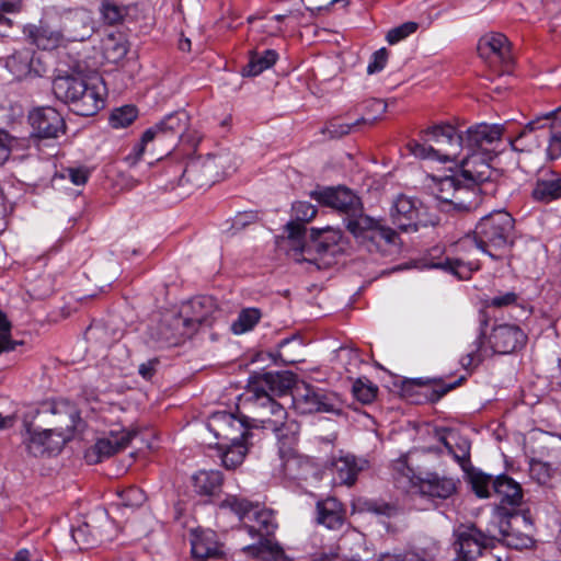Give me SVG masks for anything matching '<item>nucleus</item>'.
Here are the masks:
<instances>
[{"instance_id":"6","label":"nucleus","mask_w":561,"mask_h":561,"mask_svg":"<svg viewBox=\"0 0 561 561\" xmlns=\"http://www.w3.org/2000/svg\"><path fill=\"white\" fill-rule=\"evenodd\" d=\"M219 507L236 514L248 534L252 538L257 537L260 541L273 535L277 528L275 513L272 510L245 497L229 494Z\"/></svg>"},{"instance_id":"23","label":"nucleus","mask_w":561,"mask_h":561,"mask_svg":"<svg viewBox=\"0 0 561 561\" xmlns=\"http://www.w3.org/2000/svg\"><path fill=\"white\" fill-rule=\"evenodd\" d=\"M502 127L499 125L478 124L467 129L463 148L468 152L492 153V146L501 140Z\"/></svg>"},{"instance_id":"12","label":"nucleus","mask_w":561,"mask_h":561,"mask_svg":"<svg viewBox=\"0 0 561 561\" xmlns=\"http://www.w3.org/2000/svg\"><path fill=\"white\" fill-rule=\"evenodd\" d=\"M31 126L28 142L35 146L44 140L57 139L66 134L67 125L62 115L51 106H42L32 110L27 115Z\"/></svg>"},{"instance_id":"17","label":"nucleus","mask_w":561,"mask_h":561,"mask_svg":"<svg viewBox=\"0 0 561 561\" xmlns=\"http://www.w3.org/2000/svg\"><path fill=\"white\" fill-rule=\"evenodd\" d=\"M106 89L102 84L101 78L92 76L85 84L78 91L67 108L83 117L96 115L105 106Z\"/></svg>"},{"instance_id":"8","label":"nucleus","mask_w":561,"mask_h":561,"mask_svg":"<svg viewBox=\"0 0 561 561\" xmlns=\"http://www.w3.org/2000/svg\"><path fill=\"white\" fill-rule=\"evenodd\" d=\"M495 540L514 549H525L534 545V524L526 513L497 511L489 526Z\"/></svg>"},{"instance_id":"32","label":"nucleus","mask_w":561,"mask_h":561,"mask_svg":"<svg viewBox=\"0 0 561 561\" xmlns=\"http://www.w3.org/2000/svg\"><path fill=\"white\" fill-rule=\"evenodd\" d=\"M194 491L202 496H215L220 493L224 476L219 470H199L192 477Z\"/></svg>"},{"instance_id":"29","label":"nucleus","mask_w":561,"mask_h":561,"mask_svg":"<svg viewBox=\"0 0 561 561\" xmlns=\"http://www.w3.org/2000/svg\"><path fill=\"white\" fill-rule=\"evenodd\" d=\"M317 522L328 529H340L345 523V510L341 502L328 497L317 503Z\"/></svg>"},{"instance_id":"28","label":"nucleus","mask_w":561,"mask_h":561,"mask_svg":"<svg viewBox=\"0 0 561 561\" xmlns=\"http://www.w3.org/2000/svg\"><path fill=\"white\" fill-rule=\"evenodd\" d=\"M531 196L541 203L561 198V174L551 170L542 172L536 181Z\"/></svg>"},{"instance_id":"63","label":"nucleus","mask_w":561,"mask_h":561,"mask_svg":"<svg viewBox=\"0 0 561 561\" xmlns=\"http://www.w3.org/2000/svg\"><path fill=\"white\" fill-rule=\"evenodd\" d=\"M123 161L128 168H134L138 164L140 161V141L133 145L130 152L124 157Z\"/></svg>"},{"instance_id":"43","label":"nucleus","mask_w":561,"mask_h":561,"mask_svg":"<svg viewBox=\"0 0 561 561\" xmlns=\"http://www.w3.org/2000/svg\"><path fill=\"white\" fill-rule=\"evenodd\" d=\"M128 7L118 4L114 0H103L100 5L102 21L107 25H116L124 21Z\"/></svg>"},{"instance_id":"57","label":"nucleus","mask_w":561,"mask_h":561,"mask_svg":"<svg viewBox=\"0 0 561 561\" xmlns=\"http://www.w3.org/2000/svg\"><path fill=\"white\" fill-rule=\"evenodd\" d=\"M387 111V104L378 99H371L364 103L363 116H376V121Z\"/></svg>"},{"instance_id":"55","label":"nucleus","mask_w":561,"mask_h":561,"mask_svg":"<svg viewBox=\"0 0 561 561\" xmlns=\"http://www.w3.org/2000/svg\"><path fill=\"white\" fill-rule=\"evenodd\" d=\"M353 392L358 401L370 403L376 398L377 387L371 383L366 385L358 379L353 386Z\"/></svg>"},{"instance_id":"13","label":"nucleus","mask_w":561,"mask_h":561,"mask_svg":"<svg viewBox=\"0 0 561 561\" xmlns=\"http://www.w3.org/2000/svg\"><path fill=\"white\" fill-rule=\"evenodd\" d=\"M225 157L207 154L184 163L186 191L213 185L224 174Z\"/></svg>"},{"instance_id":"46","label":"nucleus","mask_w":561,"mask_h":561,"mask_svg":"<svg viewBox=\"0 0 561 561\" xmlns=\"http://www.w3.org/2000/svg\"><path fill=\"white\" fill-rule=\"evenodd\" d=\"M261 318V312L256 308H248L242 310L238 319L232 323L231 329L236 334H242L254 328Z\"/></svg>"},{"instance_id":"49","label":"nucleus","mask_w":561,"mask_h":561,"mask_svg":"<svg viewBox=\"0 0 561 561\" xmlns=\"http://www.w3.org/2000/svg\"><path fill=\"white\" fill-rule=\"evenodd\" d=\"M21 0H0V36H8L9 30L12 27L13 22L7 18L5 13H14L20 10Z\"/></svg>"},{"instance_id":"34","label":"nucleus","mask_w":561,"mask_h":561,"mask_svg":"<svg viewBox=\"0 0 561 561\" xmlns=\"http://www.w3.org/2000/svg\"><path fill=\"white\" fill-rule=\"evenodd\" d=\"M215 537L213 531L194 533L191 540L193 557L202 560L217 557L220 550Z\"/></svg>"},{"instance_id":"5","label":"nucleus","mask_w":561,"mask_h":561,"mask_svg":"<svg viewBox=\"0 0 561 561\" xmlns=\"http://www.w3.org/2000/svg\"><path fill=\"white\" fill-rule=\"evenodd\" d=\"M205 314L183 318V312L174 308L154 311L148 318V335L154 342L178 345L197 332L198 322L205 320Z\"/></svg>"},{"instance_id":"24","label":"nucleus","mask_w":561,"mask_h":561,"mask_svg":"<svg viewBox=\"0 0 561 561\" xmlns=\"http://www.w3.org/2000/svg\"><path fill=\"white\" fill-rule=\"evenodd\" d=\"M91 77V75L81 70L60 71L53 79V94L56 100L68 106L72 103V99L82 88V84H85Z\"/></svg>"},{"instance_id":"64","label":"nucleus","mask_w":561,"mask_h":561,"mask_svg":"<svg viewBox=\"0 0 561 561\" xmlns=\"http://www.w3.org/2000/svg\"><path fill=\"white\" fill-rule=\"evenodd\" d=\"M336 356L340 360L347 359L348 364H351V362H354L355 364L358 362V354L353 348L340 347Z\"/></svg>"},{"instance_id":"9","label":"nucleus","mask_w":561,"mask_h":561,"mask_svg":"<svg viewBox=\"0 0 561 561\" xmlns=\"http://www.w3.org/2000/svg\"><path fill=\"white\" fill-rule=\"evenodd\" d=\"M432 193L444 210H469L474 204L476 190L467 184L461 174L434 178Z\"/></svg>"},{"instance_id":"39","label":"nucleus","mask_w":561,"mask_h":561,"mask_svg":"<svg viewBox=\"0 0 561 561\" xmlns=\"http://www.w3.org/2000/svg\"><path fill=\"white\" fill-rule=\"evenodd\" d=\"M283 458V473L285 477L293 480L305 479L309 468L310 461L295 453H288L286 456H282Z\"/></svg>"},{"instance_id":"38","label":"nucleus","mask_w":561,"mask_h":561,"mask_svg":"<svg viewBox=\"0 0 561 561\" xmlns=\"http://www.w3.org/2000/svg\"><path fill=\"white\" fill-rule=\"evenodd\" d=\"M215 309V302L211 297L201 296L185 304L180 312H183V318H193L195 314H204L205 312V320L198 322L199 328L201 325H210V319Z\"/></svg>"},{"instance_id":"50","label":"nucleus","mask_w":561,"mask_h":561,"mask_svg":"<svg viewBox=\"0 0 561 561\" xmlns=\"http://www.w3.org/2000/svg\"><path fill=\"white\" fill-rule=\"evenodd\" d=\"M435 267H440L445 271H448L455 275H458L459 277L463 276L462 270L466 271V273L471 272L472 270H477L478 265L473 262H465L463 257H457V259H445L442 262H438L434 264Z\"/></svg>"},{"instance_id":"54","label":"nucleus","mask_w":561,"mask_h":561,"mask_svg":"<svg viewBox=\"0 0 561 561\" xmlns=\"http://www.w3.org/2000/svg\"><path fill=\"white\" fill-rule=\"evenodd\" d=\"M417 30V23L405 22L394 28H391L387 34V41L390 45L397 44L404 39Z\"/></svg>"},{"instance_id":"15","label":"nucleus","mask_w":561,"mask_h":561,"mask_svg":"<svg viewBox=\"0 0 561 561\" xmlns=\"http://www.w3.org/2000/svg\"><path fill=\"white\" fill-rule=\"evenodd\" d=\"M546 128H548L549 133L547 154L551 160L558 159L561 157V107L530 121L518 134L516 139L511 141V146L515 150L524 151L526 148L517 147V142L522 141L534 131Z\"/></svg>"},{"instance_id":"22","label":"nucleus","mask_w":561,"mask_h":561,"mask_svg":"<svg viewBox=\"0 0 561 561\" xmlns=\"http://www.w3.org/2000/svg\"><path fill=\"white\" fill-rule=\"evenodd\" d=\"M297 385L293 373H264L250 380L248 392L270 393L271 397L283 396L293 391Z\"/></svg>"},{"instance_id":"56","label":"nucleus","mask_w":561,"mask_h":561,"mask_svg":"<svg viewBox=\"0 0 561 561\" xmlns=\"http://www.w3.org/2000/svg\"><path fill=\"white\" fill-rule=\"evenodd\" d=\"M387 60L388 50L385 47L376 50L368 62L367 72L369 75L380 72L386 67Z\"/></svg>"},{"instance_id":"21","label":"nucleus","mask_w":561,"mask_h":561,"mask_svg":"<svg viewBox=\"0 0 561 561\" xmlns=\"http://www.w3.org/2000/svg\"><path fill=\"white\" fill-rule=\"evenodd\" d=\"M35 55L32 48L16 49L5 58V68L18 80L43 77L46 67L39 58H35Z\"/></svg>"},{"instance_id":"19","label":"nucleus","mask_w":561,"mask_h":561,"mask_svg":"<svg viewBox=\"0 0 561 561\" xmlns=\"http://www.w3.org/2000/svg\"><path fill=\"white\" fill-rule=\"evenodd\" d=\"M455 549L460 561H472L484 550L494 546L489 528L482 533L476 526L466 527L457 533Z\"/></svg>"},{"instance_id":"53","label":"nucleus","mask_w":561,"mask_h":561,"mask_svg":"<svg viewBox=\"0 0 561 561\" xmlns=\"http://www.w3.org/2000/svg\"><path fill=\"white\" fill-rule=\"evenodd\" d=\"M530 478L536 480L539 484H547L552 477L551 467L541 461H533L529 468Z\"/></svg>"},{"instance_id":"40","label":"nucleus","mask_w":561,"mask_h":561,"mask_svg":"<svg viewBox=\"0 0 561 561\" xmlns=\"http://www.w3.org/2000/svg\"><path fill=\"white\" fill-rule=\"evenodd\" d=\"M278 55L274 49H266L262 54L252 53L248 65L242 69V75L255 77L272 67Z\"/></svg>"},{"instance_id":"33","label":"nucleus","mask_w":561,"mask_h":561,"mask_svg":"<svg viewBox=\"0 0 561 561\" xmlns=\"http://www.w3.org/2000/svg\"><path fill=\"white\" fill-rule=\"evenodd\" d=\"M365 463V461L358 460L355 456L347 454L334 458L332 467L341 483L352 485L355 483L358 473L364 469Z\"/></svg>"},{"instance_id":"62","label":"nucleus","mask_w":561,"mask_h":561,"mask_svg":"<svg viewBox=\"0 0 561 561\" xmlns=\"http://www.w3.org/2000/svg\"><path fill=\"white\" fill-rule=\"evenodd\" d=\"M69 179L75 185H83L88 182L89 173L83 168L69 169Z\"/></svg>"},{"instance_id":"27","label":"nucleus","mask_w":561,"mask_h":561,"mask_svg":"<svg viewBox=\"0 0 561 561\" xmlns=\"http://www.w3.org/2000/svg\"><path fill=\"white\" fill-rule=\"evenodd\" d=\"M493 492L501 504L497 511L508 512L506 506L515 508L522 504L523 490L520 484L506 474H500L494 479Z\"/></svg>"},{"instance_id":"1","label":"nucleus","mask_w":561,"mask_h":561,"mask_svg":"<svg viewBox=\"0 0 561 561\" xmlns=\"http://www.w3.org/2000/svg\"><path fill=\"white\" fill-rule=\"evenodd\" d=\"M310 197L343 214L347 231L369 252H380L383 255L399 252V234L379 220L365 215L359 197L350 188L322 187L310 192Z\"/></svg>"},{"instance_id":"45","label":"nucleus","mask_w":561,"mask_h":561,"mask_svg":"<svg viewBox=\"0 0 561 561\" xmlns=\"http://www.w3.org/2000/svg\"><path fill=\"white\" fill-rule=\"evenodd\" d=\"M488 325V319L483 314V319L481 320V331L477 340L473 342V350L470 351L468 354L461 357L460 364L465 369H469L471 367H476L479 365L482 360V357L480 355V350L483 346L484 343V328Z\"/></svg>"},{"instance_id":"26","label":"nucleus","mask_w":561,"mask_h":561,"mask_svg":"<svg viewBox=\"0 0 561 561\" xmlns=\"http://www.w3.org/2000/svg\"><path fill=\"white\" fill-rule=\"evenodd\" d=\"M527 341L524 331L515 324H500L493 328L490 343L495 353L511 354L522 348Z\"/></svg>"},{"instance_id":"16","label":"nucleus","mask_w":561,"mask_h":561,"mask_svg":"<svg viewBox=\"0 0 561 561\" xmlns=\"http://www.w3.org/2000/svg\"><path fill=\"white\" fill-rule=\"evenodd\" d=\"M207 427L218 442L233 444L245 442L250 435L249 430L252 428L248 415L237 417L234 414L226 411L213 413L208 420Z\"/></svg>"},{"instance_id":"58","label":"nucleus","mask_w":561,"mask_h":561,"mask_svg":"<svg viewBox=\"0 0 561 561\" xmlns=\"http://www.w3.org/2000/svg\"><path fill=\"white\" fill-rule=\"evenodd\" d=\"M518 296L514 291H507L505 294H501L491 298L488 302V306L494 308H503L515 305L517 302Z\"/></svg>"},{"instance_id":"18","label":"nucleus","mask_w":561,"mask_h":561,"mask_svg":"<svg viewBox=\"0 0 561 561\" xmlns=\"http://www.w3.org/2000/svg\"><path fill=\"white\" fill-rule=\"evenodd\" d=\"M416 492L432 501L447 500L457 492L458 479L428 471L414 476L411 480Z\"/></svg>"},{"instance_id":"4","label":"nucleus","mask_w":561,"mask_h":561,"mask_svg":"<svg viewBox=\"0 0 561 561\" xmlns=\"http://www.w3.org/2000/svg\"><path fill=\"white\" fill-rule=\"evenodd\" d=\"M250 414V426L263 428L275 434L280 442L290 443L299 431V425L294 420H288L285 408L270 393L248 392L244 400Z\"/></svg>"},{"instance_id":"52","label":"nucleus","mask_w":561,"mask_h":561,"mask_svg":"<svg viewBox=\"0 0 561 561\" xmlns=\"http://www.w3.org/2000/svg\"><path fill=\"white\" fill-rule=\"evenodd\" d=\"M11 325L7 317L0 312V354L9 353L15 350L22 342L12 341L10 339Z\"/></svg>"},{"instance_id":"11","label":"nucleus","mask_w":561,"mask_h":561,"mask_svg":"<svg viewBox=\"0 0 561 561\" xmlns=\"http://www.w3.org/2000/svg\"><path fill=\"white\" fill-rule=\"evenodd\" d=\"M390 216L392 224L404 232H415L420 228L435 226L438 218L430 215L427 208L417 199L400 195L394 201Z\"/></svg>"},{"instance_id":"37","label":"nucleus","mask_w":561,"mask_h":561,"mask_svg":"<svg viewBox=\"0 0 561 561\" xmlns=\"http://www.w3.org/2000/svg\"><path fill=\"white\" fill-rule=\"evenodd\" d=\"M71 537L80 549H89L104 540L102 530L90 520L71 528Z\"/></svg>"},{"instance_id":"61","label":"nucleus","mask_w":561,"mask_h":561,"mask_svg":"<svg viewBox=\"0 0 561 561\" xmlns=\"http://www.w3.org/2000/svg\"><path fill=\"white\" fill-rule=\"evenodd\" d=\"M8 133L0 131V165H2L10 157L11 144Z\"/></svg>"},{"instance_id":"2","label":"nucleus","mask_w":561,"mask_h":561,"mask_svg":"<svg viewBox=\"0 0 561 561\" xmlns=\"http://www.w3.org/2000/svg\"><path fill=\"white\" fill-rule=\"evenodd\" d=\"M295 220L289 221L287 232L288 251L296 261L314 264L318 268L332 265L335 256L343 251L342 232L331 227L311 229L307 233L306 222L317 215V208L308 202H296L293 205Z\"/></svg>"},{"instance_id":"31","label":"nucleus","mask_w":561,"mask_h":561,"mask_svg":"<svg viewBox=\"0 0 561 561\" xmlns=\"http://www.w3.org/2000/svg\"><path fill=\"white\" fill-rule=\"evenodd\" d=\"M24 34L31 44L42 50H53L62 42V34L45 25H28L24 28Z\"/></svg>"},{"instance_id":"60","label":"nucleus","mask_w":561,"mask_h":561,"mask_svg":"<svg viewBox=\"0 0 561 561\" xmlns=\"http://www.w3.org/2000/svg\"><path fill=\"white\" fill-rule=\"evenodd\" d=\"M368 511L376 514L386 515L388 517L393 516L397 513V508L388 503L371 502L368 504Z\"/></svg>"},{"instance_id":"59","label":"nucleus","mask_w":561,"mask_h":561,"mask_svg":"<svg viewBox=\"0 0 561 561\" xmlns=\"http://www.w3.org/2000/svg\"><path fill=\"white\" fill-rule=\"evenodd\" d=\"M146 443V448L154 453L160 447L159 437L152 427L142 426V445Z\"/></svg>"},{"instance_id":"35","label":"nucleus","mask_w":561,"mask_h":561,"mask_svg":"<svg viewBox=\"0 0 561 561\" xmlns=\"http://www.w3.org/2000/svg\"><path fill=\"white\" fill-rule=\"evenodd\" d=\"M376 123V116H362L352 124L341 122L340 118H332L325 123L321 133L330 139H337L348 135L356 127L362 125H374Z\"/></svg>"},{"instance_id":"51","label":"nucleus","mask_w":561,"mask_h":561,"mask_svg":"<svg viewBox=\"0 0 561 561\" xmlns=\"http://www.w3.org/2000/svg\"><path fill=\"white\" fill-rule=\"evenodd\" d=\"M442 442L447 449V453L454 457L463 470H466L470 465V445L463 440L458 445V450H455L453 445L446 438L443 437Z\"/></svg>"},{"instance_id":"44","label":"nucleus","mask_w":561,"mask_h":561,"mask_svg":"<svg viewBox=\"0 0 561 561\" xmlns=\"http://www.w3.org/2000/svg\"><path fill=\"white\" fill-rule=\"evenodd\" d=\"M50 431L30 432L28 438L25 440L27 453L34 457H39L49 453L48 440L50 439Z\"/></svg>"},{"instance_id":"42","label":"nucleus","mask_w":561,"mask_h":561,"mask_svg":"<svg viewBox=\"0 0 561 561\" xmlns=\"http://www.w3.org/2000/svg\"><path fill=\"white\" fill-rule=\"evenodd\" d=\"M139 116V110L136 105L126 104L114 107L108 116V125L114 129L126 128L131 125Z\"/></svg>"},{"instance_id":"10","label":"nucleus","mask_w":561,"mask_h":561,"mask_svg":"<svg viewBox=\"0 0 561 561\" xmlns=\"http://www.w3.org/2000/svg\"><path fill=\"white\" fill-rule=\"evenodd\" d=\"M190 116L185 111H178L164 116L159 123L142 133V156L148 152L151 142L162 146L161 154H168L179 139H185Z\"/></svg>"},{"instance_id":"41","label":"nucleus","mask_w":561,"mask_h":561,"mask_svg":"<svg viewBox=\"0 0 561 561\" xmlns=\"http://www.w3.org/2000/svg\"><path fill=\"white\" fill-rule=\"evenodd\" d=\"M486 49H490L491 53L503 61L510 58L508 39L502 33H492L480 41V54L483 55Z\"/></svg>"},{"instance_id":"20","label":"nucleus","mask_w":561,"mask_h":561,"mask_svg":"<svg viewBox=\"0 0 561 561\" xmlns=\"http://www.w3.org/2000/svg\"><path fill=\"white\" fill-rule=\"evenodd\" d=\"M131 440V434L122 431H111L96 439V442L84 451V460L88 465H96L114 456L126 448Z\"/></svg>"},{"instance_id":"7","label":"nucleus","mask_w":561,"mask_h":561,"mask_svg":"<svg viewBox=\"0 0 561 561\" xmlns=\"http://www.w3.org/2000/svg\"><path fill=\"white\" fill-rule=\"evenodd\" d=\"M425 142L409 141L410 153L421 159L456 160L463 147V136L451 125H438L425 131Z\"/></svg>"},{"instance_id":"30","label":"nucleus","mask_w":561,"mask_h":561,"mask_svg":"<svg viewBox=\"0 0 561 561\" xmlns=\"http://www.w3.org/2000/svg\"><path fill=\"white\" fill-rule=\"evenodd\" d=\"M156 181L157 186L164 191L174 190L176 186L186 188L184 163L172 159L163 160Z\"/></svg>"},{"instance_id":"25","label":"nucleus","mask_w":561,"mask_h":561,"mask_svg":"<svg viewBox=\"0 0 561 561\" xmlns=\"http://www.w3.org/2000/svg\"><path fill=\"white\" fill-rule=\"evenodd\" d=\"M492 153L469 152L460 162L461 178L477 191V185L490 180Z\"/></svg>"},{"instance_id":"14","label":"nucleus","mask_w":561,"mask_h":561,"mask_svg":"<svg viewBox=\"0 0 561 561\" xmlns=\"http://www.w3.org/2000/svg\"><path fill=\"white\" fill-rule=\"evenodd\" d=\"M291 397L295 409L302 414L316 412L340 413L341 411L333 394L306 382L298 383L293 390Z\"/></svg>"},{"instance_id":"47","label":"nucleus","mask_w":561,"mask_h":561,"mask_svg":"<svg viewBox=\"0 0 561 561\" xmlns=\"http://www.w3.org/2000/svg\"><path fill=\"white\" fill-rule=\"evenodd\" d=\"M50 412L53 414H65L69 417L70 424L67 427H78L81 422L80 412L78 409L69 401L65 399L54 400L50 403Z\"/></svg>"},{"instance_id":"48","label":"nucleus","mask_w":561,"mask_h":561,"mask_svg":"<svg viewBox=\"0 0 561 561\" xmlns=\"http://www.w3.org/2000/svg\"><path fill=\"white\" fill-rule=\"evenodd\" d=\"M493 477L483 472H472L470 474L471 489L478 497L486 499L491 496L490 486L493 488Z\"/></svg>"},{"instance_id":"3","label":"nucleus","mask_w":561,"mask_h":561,"mask_svg":"<svg viewBox=\"0 0 561 561\" xmlns=\"http://www.w3.org/2000/svg\"><path fill=\"white\" fill-rule=\"evenodd\" d=\"M517 238L514 217L506 210H495L483 216L473 231L457 242V249L465 252L476 249L501 261L508 256Z\"/></svg>"},{"instance_id":"36","label":"nucleus","mask_w":561,"mask_h":561,"mask_svg":"<svg viewBox=\"0 0 561 561\" xmlns=\"http://www.w3.org/2000/svg\"><path fill=\"white\" fill-rule=\"evenodd\" d=\"M216 446L221 463L226 469H234L241 465L248 451L245 442H238L236 444L217 442Z\"/></svg>"}]
</instances>
